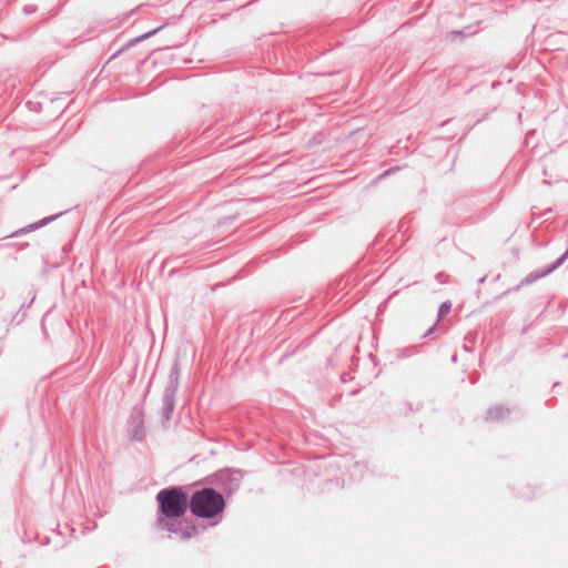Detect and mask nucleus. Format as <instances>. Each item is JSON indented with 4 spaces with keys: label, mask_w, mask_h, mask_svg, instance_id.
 Listing matches in <instances>:
<instances>
[{
    "label": "nucleus",
    "mask_w": 568,
    "mask_h": 568,
    "mask_svg": "<svg viewBox=\"0 0 568 568\" xmlns=\"http://www.w3.org/2000/svg\"><path fill=\"white\" fill-rule=\"evenodd\" d=\"M224 509L223 495L213 488L196 490L190 498V510L197 518H215L221 516Z\"/></svg>",
    "instance_id": "obj_1"
},
{
    "label": "nucleus",
    "mask_w": 568,
    "mask_h": 568,
    "mask_svg": "<svg viewBox=\"0 0 568 568\" xmlns=\"http://www.w3.org/2000/svg\"><path fill=\"white\" fill-rule=\"evenodd\" d=\"M156 501L159 503L160 514L165 518L182 517L190 508L187 495L180 487L160 490L156 495Z\"/></svg>",
    "instance_id": "obj_2"
},
{
    "label": "nucleus",
    "mask_w": 568,
    "mask_h": 568,
    "mask_svg": "<svg viewBox=\"0 0 568 568\" xmlns=\"http://www.w3.org/2000/svg\"><path fill=\"white\" fill-rule=\"evenodd\" d=\"M180 366L175 363L170 372V387L163 395V416L168 420L174 410V395L179 386Z\"/></svg>",
    "instance_id": "obj_3"
},
{
    "label": "nucleus",
    "mask_w": 568,
    "mask_h": 568,
    "mask_svg": "<svg viewBox=\"0 0 568 568\" xmlns=\"http://www.w3.org/2000/svg\"><path fill=\"white\" fill-rule=\"evenodd\" d=\"M510 408L504 405H495L490 407L485 416V420L488 423H499L508 418L510 415Z\"/></svg>",
    "instance_id": "obj_4"
},
{
    "label": "nucleus",
    "mask_w": 568,
    "mask_h": 568,
    "mask_svg": "<svg viewBox=\"0 0 568 568\" xmlns=\"http://www.w3.org/2000/svg\"><path fill=\"white\" fill-rule=\"evenodd\" d=\"M175 518H158V526L162 529H165L170 532L178 534L179 527L181 526L182 521L174 520Z\"/></svg>",
    "instance_id": "obj_5"
},
{
    "label": "nucleus",
    "mask_w": 568,
    "mask_h": 568,
    "mask_svg": "<svg viewBox=\"0 0 568 568\" xmlns=\"http://www.w3.org/2000/svg\"><path fill=\"white\" fill-rule=\"evenodd\" d=\"M178 530L179 532L176 535H179L181 539H190L197 532V529L194 525H189L185 523H182Z\"/></svg>",
    "instance_id": "obj_6"
},
{
    "label": "nucleus",
    "mask_w": 568,
    "mask_h": 568,
    "mask_svg": "<svg viewBox=\"0 0 568 568\" xmlns=\"http://www.w3.org/2000/svg\"><path fill=\"white\" fill-rule=\"evenodd\" d=\"M57 216L58 215H52V216H49V217H44L40 222L31 224L28 227L20 230L19 233H24V232H27L29 230H34V229H39L41 226H44L49 222L53 221ZM16 234H18V232Z\"/></svg>",
    "instance_id": "obj_7"
},
{
    "label": "nucleus",
    "mask_w": 568,
    "mask_h": 568,
    "mask_svg": "<svg viewBox=\"0 0 568 568\" xmlns=\"http://www.w3.org/2000/svg\"><path fill=\"white\" fill-rule=\"evenodd\" d=\"M450 310H452V302L450 301L443 302L438 308L437 322L443 320L450 312Z\"/></svg>",
    "instance_id": "obj_8"
},
{
    "label": "nucleus",
    "mask_w": 568,
    "mask_h": 568,
    "mask_svg": "<svg viewBox=\"0 0 568 568\" xmlns=\"http://www.w3.org/2000/svg\"><path fill=\"white\" fill-rule=\"evenodd\" d=\"M434 331H435V325H434V326H432V327L427 331V333L425 334V336L430 335Z\"/></svg>",
    "instance_id": "obj_9"
},
{
    "label": "nucleus",
    "mask_w": 568,
    "mask_h": 568,
    "mask_svg": "<svg viewBox=\"0 0 568 568\" xmlns=\"http://www.w3.org/2000/svg\"><path fill=\"white\" fill-rule=\"evenodd\" d=\"M155 31H150V33H146V37H150V34H153Z\"/></svg>",
    "instance_id": "obj_10"
},
{
    "label": "nucleus",
    "mask_w": 568,
    "mask_h": 568,
    "mask_svg": "<svg viewBox=\"0 0 568 568\" xmlns=\"http://www.w3.org/2000/svg\"><path fill=\"white\" fill-rule=\"evenodd\" d=\"M155 31H150V33H146V37H150V34H153Z\"/></svg>",
    "instance_id": "obj_11"
}]
</instances>
